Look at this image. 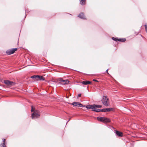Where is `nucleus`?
Segmentation results:
<instances>
[{
    "instance_id": "obj_18",
    "label": "nucleus",
    "mask_w": 147,
    "mask_h": 147,
    "mask_svg": "<svg viewBox=\"0 0 147 147\" xmlns=\"http://www.w3.org/2000/svg\"><path fill=\"white\" fill-rule=\"evenodd\" d=\"M126 40V39L125 38H122L119 39V41H121V42H124V41H125Z\"/></svg>"
},
{
    "instance_id": "obj_20",
    "label": "nucleus",
    "mask_w": 147,
    "mask_h": 147,
    "mask_svg": "<svg viewBox=\"0 0 147 147\" xmlns=\"http://www.w3.org/2000/svg\"><path fill=\"white\" fill-rule=\"evenodd\" d=\"M145 27L146 30V32L147 33V25H146V24L145 25Z\"/></svg>"
},
{
    "instance_id": "obj_11",
    "label": "nucleus",
    "mask_w": 147,
    "mask_h": 147,
    "mask_svg": "<svg viewBox=\"0 0 147 147\" xmlns=\"http://www.w3.org/2000/svg\"><path fill=\"white\" fill-rule=\"evenodd\" d=\"M78 16L79 18L82 19H86L85 17L84 16V14L83 13H80L79 14Z\"/></svg>"
},
{
    "instance_id": "obj_22",
    "label": "nucleus",
    "mask_w": 147,
    "mask_h": 147,
    "mask_svg": "<svg viewBox=\"0 0 147 147\" xmlns=\"http://www.w3.org/2000/svg\"><path fill=\"white\" fill-rule=\"evenodd\" d=\"M94 81V82H98V81L96 80H95V79H93V80Z\"/></svg>"
},
{
    "instance_id": "obj_1",
    "label": "nucleus",
    "mask_w": 147,
    "mask_h": 147,
    "mask_svg": "<svg viewBox=\"0 0 147 147\" xmlns=\"http://www.w3.org/2000/svg\"><path fill=\"white\" fill-rule=\"evenodd\" d=\"M102 102L105 106L107 107L109 105V100L107 96H103L101 100Z\"/></svg>"
},
{
    "instance_id": "obj_12",
    "label": "nucleus",
    "mask_w": 147,
    "mask_h": 147,
    "mask_svg": "<svg viewBox=\"0 0 147 147\" xmlns=\"http://www.w3.org/2000/svg\"><path fill=\"white\" fill-rule=\"evenodd\" d=\"M83 84L84 85H88L91 83V82L89 81H83L82 82Z\"/></svg>"
},
{
    "instance_id": "obj_19",
    "label": "nucleus",
    "mask_w": 147,
    "mask_h": 147,
    "mask_svg": "<svg viewBox=\"0 0 147 147\" xmlns=\"http://www.w3.org/2000/svg\"><path fill=\"white\" fill-rule=\"evenodd\" d=\"M112 39L113 40L115 41H119V39H118L117 38H115L114 37H112Z\"/></svg>"
},
{
    "instance_id": "obj_17",
    "label": "nucleus",
    "mask_w": 147,
    "mask_h": 147,
    "mask_svg": "<svg viewBox=\"0 0 147 147\" xmlns=\"http://www.w3.org/2000/svg\"><path fill=\"white\" fill-rule=\"evenodd\" d=\"M5 143H2L0 145V147H6Z\"/></svg>"
},
{
    "instance_id": "obj_23",
    "label": "nucleus",
    "mask_w": 147,
    "mask_h": 147,
    "mask_svg": "<svg viewBox=\"0 0 147 147\" xmlns=\"http://www.w3.org/2000/svg\"><path fill=\"white\" fill-rule=\"evenodd\" d=\"M81 94H78V96L79 97H80L81 96Z\"/></svg>"
},
{
    "instance_id": "obj_14",
    "label": "nucleus",
    "mask_w": 147,
    "mask_h": 147,
    "mask_svg": "<svg viewBox=\"0 0 147 147\" xmlns=\"http://www.w3.org/2000/svg\"><path fill=\"white\" fill-rule=\"evenodd\" d=\"M11 52H11V49H10L7 50L6 51V53H7V54L8 55H10L13 54V53H11Z\"/></svg>"
},
{
    "instance_id": "obj_10",
    "label": "nucleus",
    "mask_w": 147,
    "mask_h": 147,
    "mask_svg": "<svg viewBox=\"0 0 147 147\" xmlns=\"http://www.w3.org/2000/svg\"><path fill=\"white\" fill-rule=\"evenodd\" d=\"M115 134L117 135L120 137H121L123 136V134L122 132H120L117 130L116 131Z\"/></svg>"
},
{
    "instance_id": "obj_5",
    "label": "nucleus",
    "mask_w": 147,
    "mask_h": 147,
    "mask_svg": "<svg viewBox=\"0 0 147 147\" xmlns=\"http://www.w3.org/2000/svg\"><path fill=\"white\" fill-rule=\"evenodd\" d=\"M31 78H34L36 80H44L45 78L42 76H34L31 77Z\"/></svg>"
},
{
    "instance_id": "obj_3",
    "label": "nucleus",
    "mask_w": 147,
    "mask_h": 147,
    "mask_svg": "<svg viewBox=\"0 0 147 147\" xmlns=\"http://www.w3.org/2000/svg\"><path fill=\"white\" fill-rule=\"evenodd\" d=\"M86 108L89 109H95L97 108H100L102 107V106L100 105H88L85 107Z\"/></svg>"
},
{
    "instance_id": "obj_9",
    "label": "nucleus",
    "mask_w": 147,
    "mask_h": 147,
    "mask_svg": "<svg viewBox=\"0 0 147 147\" xmlns=\"http://www.w3.org/2000/svg\"><path fill=\"white\" fill-rule=\"evenodd\" d=\"M112 110L113 108H112L103 109H101V112H109Z\"/></svg>"
},
{
    "instance_id": "obj_24",
    "label": "nucleus",
    "mask_w": 147,
    "mask_h": 147,
    "mask_svg": "<svg viewBox=\"0 0 147 147\" xmlns=\"http://www.w3.org/2000/svg\"><path fill=\"white\" fill-rule=\"evenodd\" d=\"M108 69H107V70H106V72H107L108 74H109L108 72Z\"/></svg>"
},
{
    "instance_id": "obj_7",
    "label": "nucleus",
    "mask_w": 147,
    "mask_h": 147,
    "mask_svg": "<svg viewBox=\"0 0 147 147\" xmlns=\"http://www.w3.org/2000/svg\"><path fill=\"white\" fill-rule=\"evenodd\" d=\"M69 104L75 106H78L79 107H85V106L84 105H83L82 104H81L80 103L78 102H74L72 103H69Z\"/></svg>"
},
{
    "instance_id": "obj_2",
    "label": "nucleus",
    "mask_w": 147,
    "mask_h": 147,
    "mask_svg": "<svg viewBox=\"0 0 147 147\" xmlns=\"http://www.w3.org/2000/svg\"><path fill=\"white\" fill-rule=\"evenodd\" d=\"M98 121L104 123H108L110 121V119L104 117H97Z\"/></svg>"
},
{
    "instance_id": "obj_16",
    "label": "nucleus",
    "mask_w": 147,
    "mask_h": 147,
    "mask_svg": "<svg viewBox=\"0 0 147 147\" xmlns=\"http://www.w3.org/2000/svg\"><path fill=\"white\" fill-rule=\"evenodd\" d=\"M11 53H13L14 52L16 51H17V48H14V49H11Z\"/></svg>"
},
{
    "instance_id": "obj_13",
    "label": "nucleus",
    "mask_w": 147,
    "mask_h": 147,
    "mask_svg": "<svg viewBox=\"0 0 147 147\" xmlns=\"http://www.w3.org/2000/svg\"><path fill=\"white\" fill-rule=\"evenodd\" d=\"M80 3L82 5L85 4L86 0H80Z\"/></svg>"
},
{
    "instance_id": "obj_4",
    "label": "nucleus",
    "mask_w": 147,
    "mask_h": 147,
    "mask_svg": "<svg viewBox=\"0 0 147 147\" xmlns=\"http://www.w3.org/2000/svg\"><path fill=\"white\" fill-rule=\"evenodd\" d=\"M40 115V112L37 110H36L32 115V119H35L39 117Z\"/></svg>"
},
{
    "instance_id": "obj_25",
    "label": "nucleus",
    "mask_w": 147,
    "mask_h": 147,
    "mask_svg": "<svg viewBox=\"0 0 147 147\" xmlns=\"http://www.w3.org/2000/svg\"><path fill=\"white\" fill-rule=\"evenodd\" d=\"M33 111V108L32 107V109H31V111L32 112Z\"/></svg>"
},
{
    "instance_id": "obj_21",
    "label": "nucleus",
    "mask_w": 147,
    "mask_h": 147,
    "mask_svg": "<svg viewBox=\"0 0 147 147\" xmlns=\"http://www.w3.org/2000/svg\"><path fill=\"white\" fill-rule=\"evenodd\" d=\"M3 143H5V139H3Z\"/></svg>"
},
{
    "instance_id": "obj_8",
    "label": "nucleus",
    "mask_w": 147,
    "mask_h": 147,
    "mask_svg": "<svg viewBox=\"0 0 147 147\" xmlns=\"http://www.w3.org/2000/svg\"><path fill=\"white\" fill-rule=\"evenodd\" d=\"M59 81L63 82V84H68L69 82V81L67 80H64L62 78H60L58 79Z\"/></svg>"
},
{
    "instance_id": "obj_15",
    "label": "nucleus",
    "mask_w": 147,
    "mask_h": 147,
    "mask_svg": "<svg viewBox=\"0 0 147 147\" xmlns=\"http://www.w3.org/2000/svg\"><path fill=\"white\" fill-rule=\"evenodd\" d=\"M92 111H96L97 112H101V109H92Z\"/></svg>"
},
{
    "instance_id": "obj_6",
    "label": "nucleus",
    "mask_w": 147,
    "mask_h": 147,
    "mask_svg": "<svg viewBox=\"0 0 147 147\" xmlns=\"http://www.w3.org/2000/svg\"><path fill=\"white\" fill-rule=\"evenodd\" d=\"M4 83L8 86H11L15 85L14 82L8 80H5L4 81Z\"/></svg>"
}]
</instances>
